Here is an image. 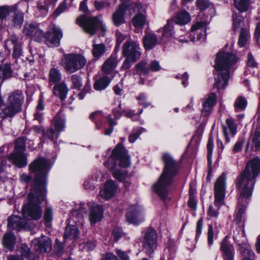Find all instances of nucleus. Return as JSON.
<instances>
[{"mask_svg": "<svg viewBox=\"0 0 260 260\" xmlns=\"http://www.w3.org/2000/svg\"><path fill=\"white\" fill-rule=\"evenodd\" d=\"M260 173V159L254 158L247 162L244 171L237 180V188L240 192L238 199L236 221L240 222L246 207L247 198L252 194L255 178Z\"/></svg>", "mask_w": 260, "mask_h": 260, "instance_id": "1", "label": "nucleus"}, {"mask_svg": "<svg viewBox=\"0 0 260 260\" xmlns=\"http://www.w3.org/2000/svg\"><path fill=\"white\" fill-rule=\"evenodd\" d=\"M237 61V57L232 53L220 51L217 54L214 66V88L220 90L226 87L230 77L231 67Z\"/></svg>", "mask_w": 260, "mask_h": 260, "instance_id": "2", "label": "nucleus"}, {"mask_svg": "<svg viewBox=\"0 0 260 260\" xmlns=\"http://www.w3.org/2000/svg\"><path fill=\"white\" fill-rule=\"evenodd\" d=\"M162 159L165 168L157 182L154 185L153 189L160 198L165 200L168 197L169 188L178 171V166L169 153L164 154Z\"/></svg>", "mask_w": 260, "mask_h": 260, "instance_id": "3", "label": "nucleus"}, {"mask_svg": "<svg viewBox=\"0 0 260 260\" xmlns=\"http://www.w3.org/2000/svg\"><path fill=\"white\" fill-rule=\"evenodd\" d=\"M51 165L48 159L43 157H39L35 159L29 166L28 169L30 172L36 173L34 179V187L36 192L40 193V200L44 197V192L46 191V177L51 168Z\"/></svg>", "mask_w": 260, "mask_h": 260, "instance_id": "4", "label": "nucleus"}, {"mask_svg": "<svg viewBox=\"0 0 260 260\" xmlns=\"http://www.w3.org/2000/svg\"><path fill=\"white\" fill-rule=\"evenodd\" d=\"M46 194V191L44 192V199L40 200V192H36L35 189L30 190L28 194V203L23 205L22 209L23 215L25 218L38 220L42 217V211L40 205L45 200Z\"/></svg>", "mask_w": 260, "mask_h": 260, "instance_id": "5", "label": "nucleus"}, {"mask_svg": "<svg viewBox=\"0 0 260 260\" xmlns=\"http://www.w3.org/2000/svg\"><path fill=\"white\" fill-rule=\"evenodd\" d=\"M24 95L21 90H16L9 93L7 98L6 103L2 109L5 118H12L22 111V106L24 102Z\"/></svg>", "mask_w": 260, "mask_h": 260, "instance_id": "6", "label": "nucleus"}, {"mask_svg": "<svg viewBox=\"0 0 260 260\" xmlns=\"http://www.w3.org/2000/svg\"><path fill=\"white\" fill-rule=\"evenodd\" d=\"M116 160L119 161V166L122 168H127L131 164L127 151L121 143L116 145L111 156L104 165L110 170L114 171L117 166Z\"/></svg>", "mask_w": 260, "mask_h": 260, "instance_id": "7", "label": "nucleus"}, {"mask_svg": "<svg viewBox=\"0 0 260 260\" xmlns=\"http://www.w3.org/2000/svg\"><path fill=\"white\" fill-rule=\"evenodd\" d=\"M87 63V60L82 54L69 53L64 55L62 66L68 73L72 74L83 69Z\"/></svg>", "mask_w": 260, "mask_h": 260, "instance_id": "8", "label": "nucleus"}, {"mask_svg": "<svg viewBox=\"0 0 260 260\" xmlns=\"http://www.w3.org/2000/svg\"><path fill=\"white\" fill-rule=\"evenodd\" d=\"M77 23L86 33L90 36L94 35L100 26L103 32L107 30L106 27L103 25L102 21L96 17L80 16L77 18Z\"/></svg>", "mask_w": 260, "mask_h": 260, "instance_id": "9", "label": "nucleus"}, {"mask_svg": "<svg viewBox=\"0 0 260 260\" xmlns=\"http://www.w3.org/2000/svg\"><path fill=\"white\" fill-rule=\"evenodd\" d=\"M214 204L218 208L224 204L226 191V176L222 173L217 179L214 186Z\"/></svg>", "mask_w": 260, "mask_h": 260, "instance_id": "10", "label": "nucleus"}, {"mask_svg": "<svg viewBox=\"0 0 260 260\" xmlns=\"http://www.w3.org/2000/svg\"><path fill=\"white\" fill-rule=\"evenodd\" d=\"M157 234L152 228L148 229L144 233L143 247L145 252L151 256L157 247Z\"/></svg>", "mask_w": 260, "mask_h": 260, "instance_id": "11", "label": "nucleus"}, {"mask_svg": "<svg viewBox=\"0 0 260 260\" xmlns=\"http://www.w3.org/2000/svg\"><path fill=\"white\" fill-rule=\"evenodd\" d=\"M122 55L123 56L139 59L141 52L139 42L133 41L129 37L122 46Z\"/></svg>", "mask_w": 260, "mask_h": 260, "instance_id": "12", "label": "nucleus"}, {"mask_svg": "<svg viewBox=\"0 0 260 260\" xmlns=\"http://www.w3.org/2000/svg\"><path fill=\"white\" fill-rule=\"evenodd\" d=\"M234 240L237 243L239 247V250L243 258L244 257H248V250L246 247H248V249L251 251H253L250 245L247 243V240L245 237V233L244 229H236V231L234 234Z\"/></svg>", "mask_w": 260, "mask_h": 260, "instance_id": "13", "label": "nucleus"}, {"mask_svg": "<svg viewBox=\"0 0 260 260\" xmlns=\"http://www.w3.org/2000/svg\"><path fill=\"white\" fill-rule=\"evenodd\" d=\"M13 46V55L14 57L17 58L22 54L21 44L19 42L18 37L15 35H11L5 42V48L8 50L9 53L11 51V47Z\"/></svg>", "mask_w": 260, "mask_h": 260, "instance_id": "14", "label": "nucleus"}, {"mask_svg": "<svg viewBox=\"0 0 260 260\" xmlns=\"http://www.w3.org/2000/svg\"><path fill=\"white\" fill-rule=\"evenodd\" d=\"M207 24L208 22L206 21H197L192 26L189 34L191 41H198L205 36V30Z\"/></svg>", "mask_w": 260, "mask_h": 260, "instance_id": "15", "label": "nucleus"}, {"mask_svg": "<svg viewBox=\"0 0 260 260\" xmlns=\"http://www.w3.org/2000/svg\"><path fill=\"white\" fill-rule=\"evenodd\" d=\"M207 24L208 22L206 21H197L192 26L189 34L191 41H198L205 36V30Z\"/></svg>", "mask_w": 260, "mask_h": 260, "instance_id": "16", "label": "nucleus"}, {"mask_svg": "<svg viewBox=\"0 0 260 260\" xmlns=\"http://www.w3.org/2000/svg\"><path fill=\"white\" fill-rule=\"evenodd\" d=\"M127 221L133 224H139L143 220L141 209L137 205H131L126 214Z\"/></svg>", "mask_w": 260, "mask_h": 260, "instance_id": "17", "label": "nucleus"}, {"mask_svg": "<svg viewBox=\"0 0 260 260\" xmlns=\"http://www.w3.org/2000/svg\"><path fill=\"white\" fill-rule=\"evenodd\" d=\"M220 250L224 260H234L235 249L229 241V237L226 236L222 240L220 246Z\"/></svg>", "mask_w": 260, "mask_h": 260, "instance_id": "18", "label": "nucleus"}, {"mask_svg": "<svg viewBox=\"0 0 260 260\" xmlns=\"http://www.w3.org/2000/svg\"><path fill=\"white\" fill-rule=\"evenodd\" d=\"M53 125L55 131H54L53 128H51L46 132L47 136L52 141L54 140L55 135L56 138L58 137L59 132L61 131L65 126L64 119L60 116V114H57L55 117Z\"/></svg>", "mask_w": 260, "mask_h": 260, "instance_id": "19", "label": "nucleus"}, {"mask_svg": "<svg viewBox=\"0 0 260 260\" xmlns=\"http://www.w3.org/2000/svg\"><path fill=\"white\" fill-rule=\"evenodd\" d=\"M32 245L36 250L41 253L49 252L52 248V243L50 239L45 236L34 239L32 241Z\"/></svg>", "mask_w": 260, "mask_h": 260, "instance_id": "20", "label": "nucleus"}, {"mask_svg": "<svg viewBox=\"0 0 260 260\" xmlns=\"http://www.w3.org/2000/svg\"><path fill=\"white\" fill-rule=\"evenodd\" d=\"M202 101V114L206 117L211 113L213 108L216 103V95L214 93L211 92L206 95Z\"/></svg>", "mask_w": 260, "mask_h": 260, "instance_id": "21", "label": "nucleus"}, {"mask_svg": "<svg viewBox=\"0 0 260 260\" xmlns=\"http://www.w3.org/2000/svg\"><path fill=\"white\" fill-rule=\"evenodd\" d=\"M117 186L112 180L107 181L104 187L100 190L99 196L105 200H109L114 197L117 190Z\"/></svg>", "mask_w": 260, "mask_h": 260, "instance_id": "22", "label": "nucleus"}, {"mask_svg": "<svg viewBox=\"0 0 260 260\" xmlns=\"http://www.w3.org/2000/svg\"><path fill=\"white\" fill-rule=\"evenodd\" d=\"M126 7L125 4H122L119 6L118 9L112 14V20L116 26H119L125 22L124 15Z\"/></svg>", "mask_w": 260, "mask_h": 260, "instance_id": "23", "label": "nucleus"}, {"mask_svg": "<svg viewBox=\"0 0 260 260\" xmlns=\"http://www.w3.org/2000/svg\"><path fill=\"white\" fill-rule=\"evenodd\" d=\"M226 126H222V131L226 143L230 141V136H234L237 132V124L231 119L226 120Z\"/></svg>", "mask_w": 260, "mask_h": 260, "instance_id": "24", "label": "nucleus"}, {"mask_svg": "<svg viewBox=\"0 0 260 260\" xmlns=\"http://www.w3.org/2000/svg\"><path fill=\"white\" fill-rule=\"evenodd\" d=\"M118 63V55L117 53H114L104 62L102 66V71L104 73L108 74L115 69Z\"/></svg>", "mask_w": 260, "mask_h": 260, "instance_id": "25", "label": "nucleus"}, {"mask_svg": "<svg viewBox=\"0 0 260 260\" xmlns=\"http://www.w3.org/2000/svg\"><path fill=\"white\" fill-rule=\"evenodd\" d=\"M62 37V34L60 30L54 27L52 32L48 35L46 39L47 44L50 47L58 46Z\"/></svg>", "mask_w": 260, "mask_h": 260, "instance_id": "26", "label": "nucleus"}, {"mask_svg": "<svg viewBox=\"0 0 260 260\" xmlns=\"http://www.w3.org/2000/svg\"><path fill=\"white\" fill-rule=\"evenodd\" d=\"M134 10L139 12L133 18V24L136 27H142L146 23L145 16L141 13L143 11V6L140 3L135 4Z\"/></svg>", "mask_w": 260, "mask_h": 260, "instance_id": "27", "label": "nucleus"}, {"mask_svg": "<svg viewBox=\"0 0 260 260\" xmlns=\"http://www.w3.org/2000/svg\"><path fill=\"white\" fill-rule=\"evenodd\" d=\"M26 222L19 216L13 215L8 220V227L11 230L19 231L25 227Z\"/></svg>", "mask_w": 260, "mask_h": 260, "instance_id": "28", "label": "nucleus"}, {"mask_svg": "<svg viewBox=\"0 0 260 260\" xmlns=\"http://www.w3.org/2000/svg\"><path fill=\"white\" fill-rule=\"evenodd\" d=\"M104 210L103 207L99 205H96L91 208L89 215L90 222L92 224H94L101 220L103 217Z\"/></svg>", "mask_w": 260, "mask_h": 260, "instance_id": "29", "label": "nucleus"}, {"mask_svg": "<svg viewBox=\"0 0 260 260\" xmlns=\"http://www.w3.org/2000/svg\"><path fill=\"white\" fill-rule=\"evenodd\" d=\"M8 20L11 21L13 26L20 28L23 22V14L14 6L13 10H11Z\"/></svg>", "mask_w": 260, "mask_h": 260, "instance_id": "30", "label": "nucleus"}, {"mask_svg": "<svg viewBox=\"0 0 260 260\" xmlns=\"http://www.w3.org/2000/svg\"><path fill=\"white\" fill-rule=\"evenodd\" d=\"M158 41L157 36L152 32L145 31L143 39V46L145 50H149L154 48Z\"/></svg>", "mask_w": 260, "mask_h": 260, "instance_id": "31", "label": "nucleus"}, {"mask_svg": "<svg viewBox=\"0 0 260 260\" xmlns=\"http://www.w3.org/2000/svg\"><path fill=\"white\" fill-rule=\"evenodd\" d=\"M9 160L19 168L25 167L27 164L26 157L22 153L14 152L10 155Z\"/></svg>", "mask_w": 260, "mask_h": 260, "instance_id": "32", "label": "nucleus"}, {"mask_svg": "<svg viewBox=\"0 0 260 260\" xmlns=\"http://www.w3.org/2000/svg\"><path fill=\"white\" fill-rule=\"evenodd\" d=\"M191 20V17L188 12L181 10L174 17L173 21L178 24L181 25L188 23Z\"/></svg>", "mask_w": 260, "mask_h": 260, "instance_id": "33", "label": "nucleus"}, {"mask_svg": "<svg viewBox=\"0 0 260 260\" xmlns=\"http://www.w3.org/2000/svg\"><path fill=\"white\" fill-rule=\"evenodd\" d=\"M80 232L76 225H68L64 233V239L67 240H75L79 238Z\"/></svg>", "mask_w": 260, "mask_h": 260, "instance_id": "34", "label": "nucleus"}, {"mask_svg": "<svg viewBox=\"0 0 260 260\" xmlns=\"http://www.w3.org/2000/svg\"><path fill=\"white\" fill-rule=\"evenodd\" d=\"M173 34V22L172 20H168L166 25L162 28L161 38L162 41L164 43L168 41Z\"/></svg>", "mask_w": 260, "mask_h": 260, "instance_id": "35", "label": "nucleus"}, {"mask_svg": "<svg viewBox=\"0 0 260 260\" xmlns=\"http://www.w3.org/2000/svg\"><path fill=\"white\" fill-rule=\"evenodd\" d=\"M68 91L69 89L64 82L55 84L53 87L54 93L58 95L62 101L66 99Z\"/></svg>", "mask_w": 260, "mask_h": 260, "instance_id": "36", "label": "nucleus"}, {"mask_svg": "<svg viewBox=\"0 0 260 260\" xmlns=\"http://www.w3.org/2000/svg\"><path fill=\"white\" fill-rule=\"evenodd\" d=\"M2 243L6 248L12 250L16 243V237L13 234L7 233L3 236Z\"/></svg>", "mask_w": 260, "mask_h": 260, "instance_id": "37", "label": "nucleus"}, {"mask_svg": "<svg viewBox=\"0 0 260 260\" xmlns=\"http://www.w3.org/2000/svg\"><path fill=\"white\" fill-rule=\"evenodd\" d=\"M62 75L60 70L57 68H53L50 69L49 73V84H57L61 81Z\"/></svg>", "mask_w": 260, "mask_h": 260, "instance_id": "38", "label": "nucleus"}, {"mask_svg": "<svg viewBox=\"0 0 260 260\" xmlns=\"http://www.w3.org/2000/svg\"><path fill=\"white\" fill-rule=\"evenodd\" d=\"M137 74L139 75L141 77V79L139 83L141 85L144 84V80L142 78V76L147 75L149 71V68L147 66V63L145 61H141L139 62L136 66Z\"/></svg>", "mask_w": 260, "mask_h": 260, "instance_id": "39", "label": "nucleus"}, {"mask_svg": "<svg viewBox=\"0 0 260 260\" xmlns=\"http://www.w3.org/2000/svg\"><path fill=\"white\" fill-rule=\"evenodd\" d=\"M105 117L106 116L102 111L92 112L89 116V118L94 121L97 129L102 128Z\"/></svg>", "mask_w": 260, "mask_h": 260, "instance_id": "40", "label": "nucleus"}, {"mask_svg": "<svg viewBox=\"0 0 260 260\" xmlns=\"http://www.w3.org/2000/svg\"><path fill=\"white\" fill-rule=\"evenodd\" d=\"M110 83V78L107 76H105L95 81L93 87L96 90H102L105 89Z\"/></svg>", "mask_w": 260, "mask_h": 260, "instance_id": "41", "label": "nucleus"}, {"mask_svg": "<svg viewBox=\"0 0 260 260\" xmlns=\"http://www.w3.org/2000/svg\"><path fill=\"white\" fill-rule=\"evenodd\" d=\"M106 46L103 44H95L92 45V53L94 57L100 58L106 52Z\"/></svg>", "mask_w": 260, "mask_h": 260, "instance_id": "42", "label": "nucleus"}, {"mask_svg": "<svg viewBox=\"0 0 260 260\" xmlns=\"http://www.w3.org/2000/svg\"><path fill=\"white\" fill-rule=\"evenodd\" d=\"M12 76V70L9 65L2 64L0 66V79L4 81L10 78Z\"/></svg>", "mask_w": 260, "mask_h": 260, "instance_id": "43", "label": "nucleus"}, {"mask_svg": "<svg viewBox=\"0 0 260 260\" xmlns=\"http://www.w3.org/2000/svg\"><path fill=\"white\" fill-rule=\"evenodd\" d=\"M234 5L239 12H245L248 9L249 3L248 0H234Z\"/></svg>", "mask_w": 260, "mask_h": 260, "instance_id": "44", "label": "nucleus"}, {"mask_svg": "<svg viewBox=\"0 0 260 260\" xmlns=\"http://www.w3.org/2000/svg\"><path fill=\"white\" fill-rule=\"evenodd\" d=\"M247 104V101L245 98L241 96L238 98L234 104L235 111L239 112L245 110Z\"/></svg>", "mask_w": 260, "mask_h": 260, "instance_id": "45", "label": "nucleus"}, {"mask_svg": "<svg viewBox=\"0 0 260 260\" xmlns=\"http://www.w3.org/2000/svg\"><path fill=\"white\" fill-rule=\"evenodd\" d=\"M38 25L37 24L30 23L26 24L23 28V33L25 36L32 37L34 32L36 31Z\"/></svg>", "mask_w": 260, "mask_h": 260, "instance_id": "46", "label": "nucleus"}, {"mask_svg": "<svg viewBox=\"0 0 260 260\" xmlns=\"http://www.w3.org/2000/svg\"><path fill=\"white\" fill-rule=\"evenodd\" d=\"M14 7V6L9 7L7 6L0 7V19H8L11 13V10H13Z\"/></svg>", "mask_w": 260, "mask_h": 260, "instance_id": "47", "label": "nucleus"}, {"mask_svg": "<svg viewBox=\"0 0 260 260\" xmlns=\"http://www.w3.org/2000/svg\"><path fill=\"white\" fill-rule=\"evenodd\" d=\"M25 149V143L23 138H18L15 142L14 152L23 153Z\"/></svg>", "mask_w": 260, "mask_h": 260, "instance_id": "48", "label": "nucleus"}, {"mask_svg": "<svg viewBox=\"0 0 260 260\" xmlns=\"http://www.w3.org/2000/svg\"><path fill=\"white\" fill-rule=\"evenodd\" d=\"M38 3V9L42 16L46 15L48 12L49 0H41Z\"/></svg>", "mask_w": 260, "mask_h": 260, "instance_id": "49", "label": "nucleus"}, {"mask_svg": "<svg viewBox=\"0 0 260 260\" xmlns=\"http://www.w3.org/2000/svg\"><path fill=\"white\" fill-rule=\"evenodd\" d=\"M125 59L121 67L122 70H126L128 69L138 59L131 57L125 56Z\"/></svg>", "mask_w": 260, "mask_h": 260, "instance_id": "50", "label": "nucleus"}, {"mask_svg": "<svg viewBox=\"0 0 260 260\" xmlns=\"http://www.w3.org/2000/svg\"><path fill=\"white\" fill-rule=\"evenodd\" d=\"M20 253L28 260H38V258H34V255L30 252L29 248L26 245H22L21 247Z\"/></svg>", "mask_w": 260, "mask_h": 260, "instance_id": "51", "label": "nucleus"}, {"mask_svg": "<svg viewBox=\"0 0 260 260\" xmlns=\"http://www.w3.org/2000/svg\"><path fill=\"white\" fill-rule=\"evenodd\" d=\"M252 147L255 150H260V132H255L252 138Z\"/></svg>", "mask_w": 260, "mask_h": 260, "instance_id": "52", "label": "nucleus"}, {"mask_svg": "<svg viewBox=\"0 0 260 260\" xmlns=\"http://www.w3.org/2000/svg\"><path fill=\"white\" fill-rule=\"evenodd\" d=\"M71 80L74 88L80 89L82 86V78L77 74H74L71 77Z\"/></svg>", "mask_w": 260, "mask_h": 260, "instance_id": "53", "label": "nucleus"}, {"mask_svg": "<svg viewBox=\"0 0 260 260\" xmlns=\"http://www.w3.org/2000/svg\"><path fill=\"white\" fill-rule=\"evenodd\" d=\"M44 109V105L42 100H40L37 106L36 113L34 114L35 119L41 121L42 120V113H40V111H42Z\"/></svg>", "mask_w": 260, "mask_h": 260, "instance_id": "54", "label": "nucleus"}, {"mask_svg": "<svg viewBox=\"0 0 260 260\" xmlns=\"http://www.w3.org/2000/svg\"><path fill=\"white\" fill-rule=\"evenodd\" d=\"M248 33L244 29L242 28L239 38L238 44L240 46H244L247 41Z\"/></svg>", "mask_w": 260, "mask_h": 260, "instance_id": "55", "label": "nucleus"}, {"mask_svg": "<svg viewBox=\"0 0 260 260\" xmlns=\"http://www.w3.org/2000/svg\"><path fill=\"white\" fill-rule=\"evenodd\" d=\"M45 34L44 32L40 29L38 26L36 31L34 32L31 39L37 42H41L44 38Z\"/></svg>", "mask_w": 260, "mask_h": 260, "instance_id": "56", "label": "nucleus"}, {"mask_svg": "<svg viewBox=\"0 0 260 260\" xmlns=\"http://www.w3.org/2000/svg\"><path fill=\"white\" fill-rule=\"evenodd\" d=\"M242 18L239 13L234 12L233 15V26L234 29H238L240 25Z\"/></svg>", "mask_w": 260, "mask_h": 260, "instance_id": "57", "label": "nucleus"}, {"mask_svg": "<svg viewBox=\"0 0 260 260\" xmlns=\"http://www.w3.org/2000/svg\"><path fill=\"white\" fill-rule=\"evenodd\" d=\"M109 124L111 127L108 129H106L104 132V134L106 136H110L113 131V127L114 125L117 124V122L114 119H113L111 115L108 116Z\"/></svg>", "mask_w": 260, "mask_h": 260, "instance_id": "58", "label": "nucleus"}, {"mask_svg": "<svg viewBox=\"0 0 260 260\" xmlns=\"http://www.w3.org/2000/svg\"><path fill=\"white\" fill-rule=\"evenodd\" d=\"M214 147L213 141L212 138H210L208 140L207 144V152H208V160L209 163H211V156L213 153Z\"/></svg>", "mask_w": 260, "mask_h": 260, "instance_id": "59", "label": "nucleus"}, {"mask_svg": "<svg viewBox=\"0 0 260 260\" xmlns=\"http://www.w3.org/2000/svg\"><path fill=\"white\" fill-rule=\"evenodd\" d=\"M126 174L124 172L119 170H116L113 172V176L114 178L119 181H123L125 180Z\"/></svg>", "mask_w": 260, "mask_h": 260, "instance_id": "60", "label": "nucleus"}, {"mask_svg": "<svg viewBox=\"0 0 260 260\" xmlns=\"http://www.w3.org/2000/svg\"><path fill=\"white\" fill-rule=\"evenodd\" d=\"M84 206V205H81L77 210L74 211L73 212V216H77L78 218L82 219L84 214L86 212Z\"/></svg>", "mask_w": 260, "mask_h": 260, "instance_id": "61", "label": "nucleus"}, {"mask_svg": "<svg viewBox=\"0 0 260 260\" xmlns=\"http://www.w3.org/2000/svg\"><path fill=\"white\" fill-rule=\"evenodd\" d=\"M210 3L209 0H197L196 6L200 10H204L209 7Z\"/></svg>", "mask_w": 260, "mask_h": 260, "instance_id": "62", "label": "nucleus"}, {"mask_svg": "<svg viewBox=\"0 0 260 260\" xmlns=\"http://www.w3.org/2000/svg\"><path fill=\"white\" fill-rule=\"evenodd\" d=\"M67 8V3L66 1H64L60 4L58 7L54 11L53 15H55V16L57 17L59 16L61 13L63 12L66 10Z\"/></svg>", "mask_w": 260, "mask_h": 260, "instance_id": "63", "label": "nucleus"}, {"mask_svg": "<svg viewBox=\"0 0 260 260\" xmlns=\"http://www.w3.org/2000/svg\"><path fill=\"white\" fill-rule=\"evenodd\" d=\"M141 133L140 129H135L133 131L132 133L129 135L128 140L131 143H134L139 138Z\"/></svg>", "mask_w": 260, "mask_h": 260, "instance_id": "64", "label": "nucleus"}]
</instances>
